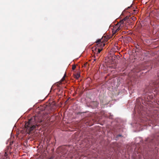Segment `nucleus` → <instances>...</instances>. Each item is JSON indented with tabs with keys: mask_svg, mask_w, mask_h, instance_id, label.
Masks as SVG:
<instances>
[{
	"mask_svg": "<svg viewBox=\"0 0 159 159\" xmlns=\"http://www.w3.org/2000/svg\"><path fill=\"white\" fill-rule=\"evenodd\" d=\"M134 11H136V10H134Z\"/></svg>",
	"mask_w": 159,
	"mask_h": 159,
	"instance_id": "nucleus-15",
	"label": "nucleus"
},
{
	"mask_svg": "<svg viewBox=\"0 0 159 159\" xmlns=\"http://www.w3.org/2000/svg\"><path fill=\"white\" fill-rule=\"evenodd\" d=\"M80 76V74L79 73H77L74 75V77L77 79H78Z\"/></svg>",
	"mask_w": 159,
	"mask_h": 159,
	"instance_id": "nucleus-6",
	"label": "nucleus"
},
{
	"mask_svg": "<svg viewBox=\"0 0 159 159\" xmlns=\"http://www.w3.org/2000/svg\"><path fill=\"white\" fill-rule=\"evenodd\" d=\"M121 136V135H120V134H119V135H118L117 136L118 137H120Z\"/></svg>",
	"mask_w": 159,
	"mask_h": 159,
	"instance_id": "nucleus-14",
	"label": "nucleus"
},
{
	"mask_svg": "<svg viewBox=\"0 0 159 159\" xmlns=\"http://www.w3.org/2000/svg\"><path fill=\"white\" fill-rule=\"evenodd\" d=\"M141 70V69L139 68V67L137 68L136 70L135 71L136 72H139Z\"/></svg>",
	"mask_w": 159,
	"mask_h": 159,
	"instance_id": "nucleus-7",
	"label": "nucleus"
},
{
	"mask_svg": "<svg viewBox=\"0 0 159 159\" xmlns=\"http://www.w3.org/2000/svg\"><path fill=\"white\" fill-rule=\"evenodd\" d=\"M96 60V59H94V61H95Z\"/></svg>",
	"mask_w": 159,
	"mask_h": 159,
	"instance_id": "nucleus-16",
	"label": "nucleus"
},
{
	"mask_svg": "<svg viewBox=\"0 0 159 159\" xmlns=\"http://www.w3.org/2000/svg\"><path fill=\"white\" fill-rule=\"evenodd\" d=\"M66 76V74H65L64 75V76L61 79L62 81H63L65 80V77Z\"/></svg>",
	"mask_w": 159,
	"mask_h": 159,
	"instance_id": "nucleus-9",
	"label": "nucleus"
},
{
	"mask_svg": "<svg viewBox=\"0 0 159 159\" xmlns=\"http://www.w3.org/2000/svg\"><path fill=\"white\" fill-rule=\"evenodd\" d=\"M76 67V66L75 65H73L72 66V69L73 70H74L75 69Z\"/></svg>",
	"mask_w": 159,
	"mask_h": 159,
	"instance_id": "nucleus-8",
	"label": "nucleus"
},
{
	"mask_svg": "<svg viewBox=\"0 0 159 159\" xmlns=\"http://www.w3.org/2000/svg\"><path fill=\"white\" fill-rule=\"evenodd\" d=\"M87 64V63H85L84 64V66H86Z\"/></svg>",
	"mask_w": 159,
	"mask_h": 159,
	"instance_id": "nucleus-11",
	"label": "nucleus"
},
{
	"mask_svg": "<svg viewBox=\"0 0 159 159\" xmlns=\"http://www.w3.org/2000/svg\"><path fill=\"white\" fill-rule=\"evenodd\" d=\"M68 157H69L70 159H72L73 158V157L70 155H69Z\"/></svg>",
	"mask_w": 159,
	"mask_h": 159,
	"instance_id": "nucleus-10",
	"label": "nucleus"
},
{
	"mask_svg": "<svg viewBox=\"0 0 159 159\" xmlns=\"http://www.w3.org/2000/svg\"><path fill=\"white\" fill-rule=\"evenodd\" d=\"M44 120L43 115L38 114L33 117L25 124V128L27 133L30 134L33 130L42 124Z\"/></svg>",
	"mask_w": 159,
	"mask_h": 159,
	"instance_id": "nucleus-1",
	"label": "nucleus"
},
{
	"mask_svg": "<svg viewBox=\"0 0 159 159\" xmlns=\"http://www.w3.org/2000/svg\"><path fill=\"white\" fill-rule=\"evenodd\" d=\"M96 42L97 43V47L95 48L93 51L94 50L95 51V52H96V55L97 56L102 50L103 47L105 46V44L104 43L102 42L101 39H98Z\"/></svg>",
	"mask_w": 159,
	"mask_h": 159,
	"instance_id": "nucleus-4",
	"label": "nucleus"
},
{
	"mask_svg": "<svg viewBox=\"0 0 159 159\" xmlns=\"http://www.w3.org/2000/svg\"><path fill=\"white\" fill-rule=\"evenodd\" d=\"M132 6H130V7H128V8H127V9H128L130 7H131Z\"/></svg>",
	"mask_w": 159,
	"mask_h": 159,
	"instance_id": "nucleus-13",
	"label": "nucleus"
},
{
	"mask_svg": "<svg viewBox=\"0 0 159 159\" xmlns=\"http://www.w3.org/2000/svg\"><path fill=\"white\" fill-rule=\"evenodd\" d=\"M7 155L6 152H5L4 156L1 154H0V159H6L7 158Z\"/></svg>",
	"mask_w": 159,
	"mask_h": 159,
	"instance_id": "nucleus-5",
	"label": "nucleus"
},
{
	"mask_svg": "<svg viewBox=\"0 0 159 159\" xmlns=\"http://www.w3.org/2000/svg\"><path fill=\"white\" fill-rule=\"evenodd\" d=\"M144 91L146 93H152L153 92L156 94L159 93V74L158 75V79L151 81Z\"/></svg>",
	"mask_w": 159,
	"mask_h": 159,
	"instance_id": "nucleus-2",
	"label": "nucleus"
},
{
	"mask_svg": "<svg viewBox=\"0 0 159 159\" xmlns=\"http://www.w3.org/2000/svg\"><path fill=\"white\" fill-rule=\"evenodd\" d=\"M153 98V95H152L150 96V98Z\"/></svg>",
	"mask_w": 159,
	"mask_h": 159,
	"instance_id": "nucleus-12",
	"label": "nucleus"
},
{
	"mask_svg": "<svg viewBox=\"0 0 159 159\" xmlns=\"http://www.w3.org/2000/svg\"><path fill=\"white\" fill-rule=\"evenodd\" d=\"M10 145V143L9 144L8 146H9Z\"/></svg>",
	"mask_w": 159,
	"mask_h": 159,
	"instance_id": "nucleus-17",
	"label": "nucleus"
},
{
	"mask_svg": "<svg viewBox=\"0 0 159 159\" xmlns=\"http://www.w3.org/2000/svg\"><path fill=\"white\" fill-rule=\"evenodd\" d=\"M127 18V17H126L124 19L120 20L119 22L115 25L112 29V33L113 34L119 32L120 30H121L125 25V22Z\"/></svg>",
	"mask_w": 159,
	"mask_h": 159,
	"instance_id": "nucleus-3",
	"label": "nucleus"
}]
</instances>
